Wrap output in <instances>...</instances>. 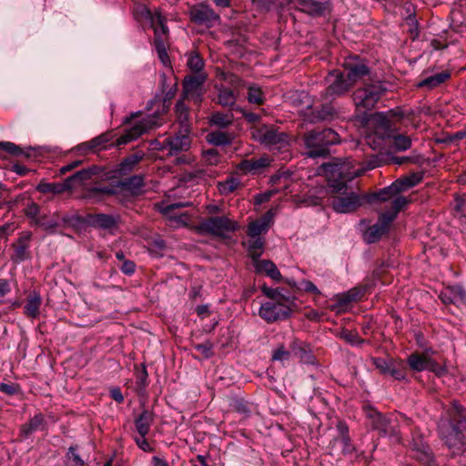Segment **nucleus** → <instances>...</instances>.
Here are the masks:
<instances>
[{"mask_svg":"<svg viewBox=\"0 0 466 466\" xmlns=\"http://www.w3.org/2000/svg\"><path fill=\"white\" fill-rule=\"evenodd\" d=\"M120 188L125 189L133 195H137L145 186L144 177L142 175H135L118 181Z\"/></svg>","mask_w":466,"mask_h":466,"instance_id":"31","label":"nucleus"},{"mask_svg":"<svg viewBox=\"0 0 466 466\" xmlns=\"http://www.w3.org/2000/svg\"><path fill=\"white\" fill-rule=\"evenodd\" d=\"M247 98L249 103L257 105H262L265 101L264 94L261 88L257 85L248 86Z\"/></svg>","mask_w":466,"mask_h":466,"instance_id":"51","label":"nucleus"},{"mask_svg":"<svg viewBox=\"0 0 466 466\" xmlns=\"http://www.w3.org/2000/svg\"><path fill=\"white\" fill-rule=\"evenodd\" d=\"M159 124L157 123V117L153 115L143 118L130 129L127 130L116 139V146L126 145L137 138H138L145 132L155 128Z\"/></svg>","mask_w":466,"mask_h":466,"instance_id":"10","label":"nucleus"},{"mask_svg":"<svg viewBox=\"0 0 466 466\" xmlns=\"http://www.w3.org/2000/svg\"><path fill=\"white\" fill-rule=\"evenodd\" d=\"M42 304V299L39 293L33 291L26 298V303L24 308L25 316L31 319H36L39 316V309Z\"/></svg>","mask_w":466,"mask_h":466,"instance_id":"29","label":"nucleus"},{"mask_svg":"<svg viewBox=\"0 0 466 466\" xmlns=\"http://www.w3.org/2000/svg\"><path fill=\"white\" fill-rule=\"evenodd\" d=\"M240 182L237 178L230 177L224 182L219 183L218 189L222 194L228 195L236 190Z\"/></svg>","mask_w":466,"mask_h":466,"instance_id":"55","label":"nucleus"},{"mask_svg":"<svg viewBox=\"0 0 466 466\" xmlns=\"http://www.w3.org/2000/svg\"><path fill=\"white\" fill-rule=\"evenodd\" d=\"M194 349L200 352L205 358L208 359L212 356L213 351V344L210 341H206L204 343L196 344Z\"/></svg>","mask_w":466,"mask_h":466,"instance_id":"63","label":"nucleus"},{"mask_svg":"<svg viewBox=\"0 0 466 466\" xmlns=\"http://www.w3.org/2000/svg\"><path fill=\"white\" fill-rule=\"evenodd\" d=\"M233 410L242 415L244 418H248L252 411L251 404L243 399H237L231 404Z\"/></svg>","mask_w":466,"mask_h":466,"instance_id":"52","label":"nucleus"},{"mask_svg":"<svg viewBox=\"0 0 466 466\" xmlns=\"http://www.w3.org/2000/svg\"><path fill=\"white\" fill-rule=\"evenodd\" d=\"M446 418L451 424L456 425L458 429L466 431V410L457 401H452L451 406L447 411Z\"/></svg>","mask_w":466,"mask_h":466,"instance_id":"24","label":"nucleus"},{"mask_svg":"<svg viewBox=\"0 0 466 466\" xmlns=\"http://www.w3.org/2000/svg\"><path fill=\"white\" fill-rule=\"evenodd\" d=\"M59 223L62 222L63 225L66 227H77L80 223L83 222L82 218L75 213L72 214H65L60 218H58Z\"/></svg>","mask_w":466,"mask_h":466,"instance_id":"58","label":"nucleus"},{"mask_svg":"<svg viewBox=\"0 0 466 466\" xmlns=\"http://www.w3.org/2000/svg\"><path fill=\"white\" fill-rule=\"evenodd\" d=\"M294 305V299H291V301H268L260 306L258 315L268 323L286 319L290 315L291 307Z\"/></svg>","mask_w":466,"mask_h":466,"instance_id":"5","label":"nucleus"},{"mask_svg":"<svg viewBox=\"0 0 466 466\" xmlns=\"http://www.w3.org/2000/svg\"><path fill=\"white\" fill-rule=\"evenodd\" d=\"M271 159L268 156L263 155L259 157H252L241 160L237 168L244 175L260 173L265 167H268Z\"/></svg>","mask_w":466,"mask_h":466,"instance_id":"16","label":"nucleus"},{"mask_svg":"<svg viewBox=\"0 0 466 466\" xmlns=\"http://www.w3.org/2000/svg\"><path fill=\"white\" fill-rule=\"evenodd\" d=\"M305 147L308 149L306 155L311 158L325 157L329 155V147L339 142L337 132L331 128H325L321 131H309L303 137Z\"/></svg>","mask_w":466,"mask_h":466,"instance_id":"2","label":"nucleus"},{"mask_svg":"<svg viewBox=\"0 0 466 466\" xmlns=\"http://www.w3.org/2000/svg\"><path fill=\"white\" fill-rule=\"evenodd\" d=\"M167 35H163L160 33L159 29H156L155 34V47L157 53H164V51H167L166 47V40H167Z\"/></svg>","mask_w":466,"mask_h":466,"instance_id":"60","label":"nucleus"},{"mask_svg":"<svg viewBox=\"0 0 466 466\" xmlns=\"http://www.w3.org/2000/svg\"><path fill=\"white\" fill-rule=\"evenodd\" d=\"M272 223V213L267 212L260 218L250 222L248 226L247 234L250 238H260L261 234L268 232L270 224Z\"/></svg>","mask_w":466,"mask_h":466,"instance_id":"21","label":"nucleus"},{"mask_svg":"<svg viewBox=\"0 0 466 466\" xmlns=\"http://www.w3.org/2000/svg\"><path fill=\"white\" fill-rule=\"evenodd\" d=\"M234 120L233 114L228 113H222V112H213L208 116V123L211 126L218 127L219 128H227L228 127L231 126Z\"/></svg>","mask_w":466,"mask_h":466,"instance_id":"35","label":"nucleus"},{"mask_svg":"<svg viewBox=\"0 0 466 466\" xmlns=\"http://www.w3.org/2000/svg\"><path fill=\"white\" fill-rule=\"evenodd\" d=\"M45 419L42 414L35 415L28 423L24 424L21 428V434L26 438L36 431L44 429Z\"/></svg>","mask_w":466,"mask_h":466,"instance_id":"39","label":"nucleus"},{"mask_svg":"<svg viewBox=\"0 0 466 466\" xmlns=\"http://www.w3.org/2000/svg\"><path fill=\"white\" fill-rule=\"evenodd\" d=\"M414 456L425 466H435L431 453L426 450L417 451Z\"/></svg>","mask_w":466,"mask_h":466,"instance_id":"62","label":"nucleus"},{"mask_svg":"<svg viewBox=\"0 0 466 466\" xmlns=\"http://www.w3.org/2000/svg\"><path fill=\"white\" fill-rule=\"evenodd\" d=\"M309 113H304L309 121L315 123L331 118L335 115V109L329 105H323L320 109L309 110Z\"/></svg>","mask_w":466,"mask_h":466,"instance_id":"34","label":"nucleus"},{"mask_svg":"<svg viewBox=\"0 0 466 466\" xmlns=\"http://www.w3.org/2000/svg\"><path fill=\"white\" fill-rule=\"evenodd\" d=\"M408 203L409 199L406 197H398L390 202V208L380 214L379 221L365 231L364 240L367 243L378 241L388 231L390 223Z\"/></svg>","mask_w":466,"mask_h":466,"instance_id":"3","label":"nucleus"},{"mask_svg":"<svg viewBox=\"0 0 466 466\" xmlns=\"http://www.w3.org/2000/svg\"><path fill=\"white\" fill-rule=\"evenodd\" d=\"M96 167L84 168L73 174L66 178L70 188L74 187L76 183H82L88 180L96 174Z\"/></svg>","mask_w":466,"mask_h":466,"instance_id":"41","label":"nucleus"},{"mask_svg":"<svg viewBox=\"0 0 466 466\" xmlns=\"http://www.w3.org/2000/svg\"><path fill=\"white\" fill-rule=\"evenodd\" d=\"M290 103L298 107H305L307 110H311L312 103L308 93L301 92H294L291 93L289 97Z\"/></svg>","mask_w":466,"mask_h":466,"instance_id":"42","label":"nucleus"},{"mask_svg":"<svg viewBox=\"0 0 466 466\" xmlns=\"http://www.w3.org/2000/svg\"><path fill=\"white\" fill-rule=\"evenodd\" d=\"M187 66L189 68L190 71L195 73L194 75L204 73V60L198 52H189L188 54H187Z\"/></svg>","mask_w":466,"mask_h":466,"instance_id":"43","label":"nucleus"},{"mask_svg":"<svg viewBox=\"0 0 466 466\" xmlns=\"http://www.w3.org/2000/svg\"><path fill=\"white\" fill-rule=\"evenodd\" d=\"M207 77L206 73L186 76L182 82L183 99H192L195 103H200L203 96V86Z\"/></svg>","mask_w":466,"mask_h":466,"instance_id":"9","label":"nucleus"},{"mask_svg":"<svg viewBox=\"0 0 466 466\" xmlns=\"http://www.w3.org/2000/svg\"><path fill=\"white\" fill-rule=\"evenodd\" d=\"M202 157L208 165H217L220 161L218 151L215 148L203 150Z\"/></svg>","mask_w":466,"mask_h":466,"instance_id":"59","label":"nucleus"},{"mask_svg":"<svg viewBox=\"0 0 466 466\" xmlns=\"http://www.w3.org/2000/svg\"><path fill=\"white\" fill-rule=\"evenodd\" d=\"M463 429H458L456 425L451 424L447 419L441 417L438 422V432L445 444L450 448L462 447L466 444L463 435Z\"/></svg>","mask_w":466,"mask_h":466,"instance_id":"8","label":"nucleus"},{"mask_svg":"<svg viewBox=\"0 0 466 466\" xmlns=\"http://www.w3.org/2000/svg\"><path fill=\"white\" fill-rule=\"evenodd\" d=\"M263 246L264 240L261 238H251L248 241V249L253 260H258V258L262 253Z\"/></svg>","mask_w":466,"mask_h":466,"instance_id":"47","label":"nucleus"},{"mask_svg":"<svg viewBox=\"0 0 466 466\" xmlns=\"http://www.w3.org/2000/svg\"><path fill=\"white\" fill-rule=\"evenodd\" d=\"M334 76V80L326 88L325 96L327 98L343 96L352 86L351 82L347 79L344 73H337Z\"/></svg>","mask_w":466,"mask_h":466,"instance_id":"20","label":"nucleus"},{"mask_svg":"<svg viewBox=\"0 0 466 466\" xmlns=\"http://www.w3.org/2000/svg\"><path fill=\"white\" fill-rule=\"evenodd\" d=\"M143 154L136 153L125 157L114 170V177H122L131 172L142 160Z\"/></svg>","mask_w":466,"mask_h":466,"instance_id":"26","label":"nucleus"},{"mask_svg":"<svg viewBox=\"0 0 466 466\" xmlns=\"http://www.w3.org/2000/svg\"><path fill=\"white\" fill-rule=\"evenodd\" d=\"M391 147L396 151H406L411 147V139L403 134L394 135L391 137Z\"/></svg>","mask_w":466,"mask_h":466,"instance_id":"46","label":"nucleus"},{"mask_svg":"<svg viewBox=\"0 0 466 466\" xmlns=\"http://www.w3.org/2000/svg\"><path fill=\"white\" fill-rule=\"evenodd\" d=\"M147 21L150 23L154 34H156V29H159L160 33L163 35L168 34V28L166 25L167 20L161 15L160 11L155 10V12L151 14V18H148Z\"/></svg>","mask_w":466,"mask_h":466,"instance_id":"45","label":"nucleus"},{"mask_svg":"<svg viewBox=\"0 0 466 466\" xmlns=\"http://www.w3.org/2000/svg\"><path fill=\"white\" fill-rule=\"evenodd\" d=\"M296 9L311 16H321L329 7L328 2L318 0H289Z\"/></svg>","mask_w":466,"mask_h":466,"instance_id":"15","label":"nucleus"},{"mask_svg":"<svg viewBox=\"0 0 466 466\" xmlns=\"http://www.w3.org/2000/svg\"><path fill=\"white\" fill-rule=\"evenodd\" d=\"M118 218L107 214H96L89 217V222L92 226L103 229H113L117 225Z\"/></svg>","mask_w":466,"mask_h":466,"instance_id":"30","label":"nucleus"},{"mask_svg":"<svg viewBox=\"0 0 466 466\" xmlns=\"http://www.w3.org/2000/svg\"><path fill=\"white\" fill-rule=\"evenodd\" d=\"M289 349L291 350L293 355L299 358L302 363L308 365H317L316 358L312 353L311 348L309 344L297 339H293L289 345Z\"/></svg>","mask_w":466,"mask_h":466,"instance_id":"19","label":"nucleus"},{"mask_svg":"<svg viewBox=\"0 0 466 466\" xmlns=\"http://www.w3.org/2000/svg\"><path fill=\"white\" fill-rule=\"evenodd\" d=\"M34 226L41 228L47 233H55L56 228L59 226L58 218H49L46 214L43 213Z\"/></svg>","mask_w":466,"mask_h":466,"instance_id":"44","label":"nucleus"},{"mask_svg":"<svg viewBox=\"0 0 466 466\" xmlns=\"http://www.w3.org/2000/svg\"><path fill=\"white\" fill-rule=\"evenodd\" d=\"M153 422V412L148 410H143V411L135 420V427L138 435L147 436Z\"/></svg>","mask_w":466,"mask_h":466,"instance_id":"28","label":"nucleus"},{"mask_svg":"<svg viewBox=\"0 0 466 466\" xmlns=\"http://www.w3.org/2000/svg\"><path fill=\"white\" fill-rule=\"evenodd\" d=\"M282 291H283V289H279V288L273 289V288H268L267 286L262 287V292L268 298H269L271 299L270 301H278V300L291 301V299H294L291 296H286L285 294H283Z\"/></svg>","mask_w":466,"mask_h":466,"instance_id":"50","label":"nucleus"},{"mask_svg":"<svg viewBox=\"0 0 466 466\" xmlns=\"http://www.w3.org/2000/svg\"><path fill=\"white\" fill-rule=\"evenodd\" d=\"M407 363L409 367L417 372L423 370H431L436 372L439 369V364L428 357L426 354H420L418 352L411 353L407 358Z\"/></svg>","mask_w":466,"mask_h":466,"instance_id":"18","label":"nucleus"},{"mask_svg":"<svg viewBox=\"0 0 466 466\" xmlns=\"http://www.w3.org/2000/svg\"><path fill=\"white\" fill-rule=\"evenodd\" d=\"M422 177L421 173H412L410 176L395 180V183L398 184L399 191L402 192L418 185L422 180Z\"/></svg>","mask_w":466,"mask_h":466,"instance_id":"40","label":"nucleus"},{"mask_svg":"<svg viewBox=\"0 0 466 466\" xmlns=\"http://www.w3.org/2000/svg\"><path fill=\"white\" fill-rule=\"evenodd\" d=\"M218 103L224 107L232 108L236 105V95L228 87L226 86H218Z\"/></svg>","mask_w":466,"mask_h":466,"instance_id":"37","label":"nucleus"},{"mask_svg":"<svg viewBox=\"0 0 466 466\" xmlns=\"http://www.w3.org/2000/svg\"><path fill=\"white\" fill-rule=\"evenodd\" d=\"M391 377H393L397 380H406V373L404 370L397 365L395 362L391 365L389 373Z\"/></svg>","mask_w":466,"mask_h":466,"instance_id":"64","label":"nucleus"},{"mask_svg":"<svg viewBox=\"0 0 466 466\" xmlns=\"http://www.w3.org/2000/svg\"><path fill=\"white\" fill-rule=\"evenodd\" d=\"M191 139L188 136V131H180L175 136L167 137L161 147L160 150L167 151V156H177L182 152L189 149Z\"/></svg>","mask_w":466,"mask_h":466,"instance_id":"13","label":"nucleus"},{"mask_svg":"<svg viewBox=\"0 0 466 466\" xmlns=\"http://www.w3.org/2000/svg\"><path fill=\"white\" fill-rule=\"evenodd\" d=\"M439 298L444 304H456L466 300V291L461 286L447 287Z\"/></svg>","mask_w":466,"mask_h":466,"instance_id":"22","label":"nucleus"},{"mask_svg":"<svg viewBox=\"0 0 466 466\" xmlns=\"http://www.w3.org/2000/svg\"><path fill=\"white\" fill-rule=\"evenodd\" d=\"M386 91L387 87L382 82H372L355 90L352 99L356 108L365 112L372 109Z\"/></svg>","mask_w":466,"mask_h":466,"instance_id":"4","label":"nucleus"},{"mask_svg":"<svg viewBox=\"0 0 466 466\" xmlns=\"http://www.w3.org/2000/svg\"><path fill=\"white\" fill-rule=\"evenodd\" d=\"M192 22L205 25L208 28L219 24L220 16L208 5L199 4L192 6L189 10Z\"/></svg>","mask_w":466,"mask_h":466,"instance_id":"11","label":"nucleus"},{"mask_svg":"<svg viewBox=\"0 0 466 466\" xmlns=\"http://www.w3.org/2000/svg\"><path fill=\"white\" fill-rule=\"evenodd\" d=\"M234 138L235 136L232 132L224 130H213L206 136L207 142L216 147L228 146Z\"/></svg>","mask_w":466,"mask_h":466,"instance_id":"25","label":"nucleus"},{"mask_svg":"<svg viewBox=\"0 0 466 466\" xmlns=\"http://www.w3.org/2000/svg\"><path fill=\"white\" fill-rule=\"evenodd\" d=\"M31 238V232H24L21 234L18 239L12 245L14 253L11 256V259L14 262L20 263L31 258V254L29 251Z\"/></svg>","mask_w":466,"mask_h":466,"instance_id":"17","label":"nucleus"},{"mask_svg":"<svg viewBox=\"0 0 466 466\" xmlns=\"http://www.w3.org/2000/svg\"><path fill=\"white\" fill-rule=\"evenodd\" d=\"M24 213L26 218L30 219V223L32 225H35L36 220H38L43 214L41 211V207L34 201H29L26 204V207L24 209Z\"/></svg>","mask_w":466,"mask_h":466,"instance_id":"49","label":"nucleus"},{"mask_svg":"<svg viewBox=\"0 0 466 466\" xmlns=\"http://www.w3.org/2000/svg\"><path fill=\"white\" fill-rule=\"evenodd\" d=\"M256 270L258 272H265L268 277L276 281H280L282 279V276L279 270L277 268L276 265L267 259L257 260L255 261Z\"/></svg>","mask_w":466,"mask_h":466,"instance_id":"33","label":"nucleus"},{"mask_svg":"<svg viewBox=\"0 0 466 466\" xmlns=\"http://www.w3.org/2000/svg\"><path fill=\"white\" fill-rule=\"evenodd\" d=\"M338 436L329 443L332 451L339 450L344 454H351L355 451L354 445L349 434V427L344 421H339L337 424Z\"/></svg>","mask_w":466,"mask_h":466,"instance_id":"14","label":"nucleus"},{"mask_svg":"<svg viewBox=\"0 0 466 466\" xmlns=\"http://www.w3.org/2000/svg\"><path fill=\"white\" fill-rule=\"evenodd\" d=\"M70 186L67 183L66 178L61 183H46L41 182L37 185L36 190L41 193H53V194H60L66 190H69Z\"/></svg>","mask_w":466,"mask_h":466,"instance_id":"38","label":"nucleus"},{"mask_svg":"<svg viewBox=\"0 0 466 466\" xmlns=\"http://www.w3.org/2000/svg\"><path fill=\"white\" fill-rule=\"evenodd\" d=\"M372 364L380 370L381 374L387 375L390 371L391 365L393 364L392 360H386L384 358H372Z\"/></svg>","mask_w":466,"mask_h":466,"instance_id":"56","label":"nucleus"},{"mask_svg":"<svg viewBox=\"0 0 466 466\" xmlns=\"http://www.w3.org/2000/svg\"><path fill=\"white\" fill-rule=\"evenodd\" d=\"M451 77V74L448 71H442L441 73H437L435 75L430 76L418 84V87L426 88L428 90H431L445 81H447Z\"/></svg>","mask_w":466,"mask_h":466,"instance_id":"32","label":"nucleus"},{"mask_svg":"<svg viewBox=\"0 0 466 466\" xmlns=\"http://www.w3.org/2000/svg\"><path fill=\"white\" fill-rule=\"evenodd\" d=\"M395 181L389 187H383L379 192H376L371 195H366L367 203H371L376 199L386 202L392 198L391 202L398 197H400L399 194L400 193L397 187Z\"/></svg>","mask_w":466,"mask_h":466,"instance_id":"27","label":"nucleus"},{"mask_svg":"<svg viewBox=\"0 0 466 466\" xmlns=\"http://www.w3.org/2000/svg\"><path fill=\"white\" fill-rule=\"evenodd\" d=\"M198 229L204 233L217 237H224L229 232L236 231L238 229V224L227 216H217L203 220L199 224Z\"/></svg>","mask_w":466,"mask_h":466,"instance_id":"6","label":"nucleus"},{"mask_svg":"<svg viewBox=\"0 0 466 466\" xmlns=\"http://www.w3.org/2000/svg\"><path fill=\"white\" fill-rule=\"evenodd\" d=\"M363 410L372 430L378 431L381 435H396L398 433L390 417L384 416L370 405H365Z\"/></svg>","mask_w":466,"mask_h":466,"instance_id":"7","label":"nucleus"},{"mask_svg":"<svg viewBox=\"0 0 466 466\" xmlns=\"http://www.w3.org/2000/svg\"><path fill=\"white\" fill-rule=\"evenodd\" d=\"M175 113L181 127L188 131L189 107L185 104L183 97L176 103Z\"/></svg>","mask_w":466,"mask_h":466,"instance_id":"36","label":"nucleus"},{"mask_svg":"<svg viewBox=\"0 0 466 466\" xmlns=\"http://www.w3.org/2000/svg\"><path fill=\"white\" fill-rule=\"evenodd\" d=\"M346 74L347 79L351 82L353 86L356 82L360 80L363 76L370 74L369 67L361 62H351L349 61L346 64Z\"/></svg>","mask_w":466,"mask_h":466,"instance_id":"23","label":"nucleus"},{"mask_svg":"<svg viewBox=\"0 0 466 466\" xmlns=\"http://www.w3.org/2000/svg\"><path fill=\"white\" fill-rule=\"evenodd\" d=\"M0 150L6 151L13 156H21L24 154L23 149L12 142H0Z\"/></svg>","mask_w":466,"mask_h":466,"instance_id":"61","label":"nucleus"},{"mask_svg":"<svg viewBox=\"0 0 466 466\" xmlns=\"http://www.w3.org/2000/svg\"><path fill=\"white\" fill-rule=\"evenodd\" d=\"M391 160L397 165H402L404 163L420 164L423 161V157L419 154H411L406 157H393Z\"/></svg>","mask_w":466,"mask_h":466,"instance_id":"57","label":"nucleus"},{"mask_svg":"<svg viewBox=\"0 0 466 466\" xmlns=\"http://www.w3.org/2000/svg\"><path fill=\"white\" fill-rule=\"evenodd\" d=\"M254 137L260 143L268 147H283L288 145V137L274 127L262 126L254 132Z\"/></svg>","mask_w":466,"mask_h":466,"instance_id":"12","label":"nucleus"},{"mask_svg":"<svg viewBox=\"0 0 466 466\" xmlns=\"http://www.w3.org/2000/svg\"><path fill=\"white\" fill-rule=\"evenodd\" d=\"M291 354H293L291 350H287L284 345L281 344L273 350L271 359L273 361L286 362L289 360Z\"/></svg>","mask_w":466,"mask_h":466,"instance_id":"53","label":"nucleus"},{"mask_svg":"<svg viewBox=\"0 0 466 466\" xmlns=\"http://www.w3.org/2000/svg\"><path fill=\"white\" fill-rule=\"evenodd\" d=\"M364 292L360 289H351L348 292L341 294L339 297L338 302L340 306H347L352 301L360 299L363 296Z\"/></svg>","mask_w":466,"mask_h":466,"instance_id":"48","label":"nucleus"},{"mask_svg":"<svg viewBox=\"0 0 466 466\" xmlns=\"http://www.w3.org/2000/svg\"><path fill=\"white\" fill-rule=\"evenodd\" d=\"M322 167L335 194L330 198V206L337 213H351L367 203L366 195L360 194L347 184L360 176L362 169L354 168L350 161L328 163Z\"/></svg>","mask_w":466,"mask_h":466,"instance_id":"1","label":"nucleus"},{"mask_svg":"<svg viewBox=\"0 0 466 466\" xmlns=\"http://www.w3.org/2000/svg\"><path fill=\"white\" fill-rule=\"evenodd\" d=\"M111 140V136L108 133L101 134L90 140V146L94 151H97L106 147V143Z\"/></svg>","mask_w":466,"mask_h":466,"instance_id":"54","label":"nucleus"}]
</instances>
